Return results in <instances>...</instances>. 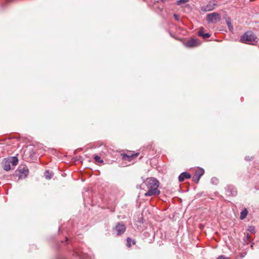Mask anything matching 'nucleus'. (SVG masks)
Returning a JSON list of instances; mask_svg holds the SVG:
<instances>
[{"instance_id": "31", "label": "nucleus", "mask_w": 259, "mask_h": 259, "mask_svg": "<svg viewBox=\"0 0 259 259\" xmlns=\"http://www.w3.org/2000/svg\"><path fill=\"white\" fill-rule=\"evenodd\" d=\"M173 16L176 17L178 16L176 14H174Z\"/></svg>"}, {"instance_id": "17", "label": "nucleus", "mask_w": 259, "mask_h": 259, "mask_svg": "<svg viewBox=\"0 0 259 259\" xmlns=\"http://www.w3.org/2000/svg\"><path fill=\"white\" fill-rule=\"evenodd\" d=\"M19 172H20V174H21V176H22L23 175H24V176L25 177H26L27 176V175L28 174V169L23 168V169H20Z\"/></svg>"}, {"instance_id": "1", "label": "nucleus", "mask_w": 259, "mask_h": 259, "mask_svg": "<svg viewBox=\"0 0 259 259\" xmlns=\"http://www.w3.org/2000/svg\"><path fill=\"white\" fill-rule=\"evenodd\" d=\"M158 186L159 182L156 179L153 178L147 179L142 184L143 189L147 191L144 195L147 197L159 195Z\"/></svg>"}, {"instance_id": "24", "label": "nucleus", "mask_w": 259, "mask_h": 259, "mask_svg": "<svg viewBox=\"0 0 259 259\" xmlns=\"http://www.w3.org/2000/svg\"><path fill=\"white\" fill-rule=\"evenodd\" d=\"M217 259H228V258L224 255H221L220 256L218 257Z\"/></svg>"}, {"instance_id": "28", "label": "nucleus", "mask_w": 259, "mask_h": 259, "mask_svg": "<svg viewBox=\"0 0 259 259\" xmlns=\"http://www.w3.org/2000/svg\"><path fill=\"white\" fill-rule=\"evenodd\" d=\"M7 3L11 2L13 0H6Z\"/></svg>"}, {"instance_id": "16", "label": "nucleus", "mask_w": 259, "mask_h": 259, "mask_svg": "<svg viewBox=\"0 0 259 259\" xmlns=\"http://www.w3.org/2000/svg\"><path fill=\"white\" fill-rule=\"evenodd\" d=\"M53 176V173L49 170H46L45 172V177L47 179H51Z\"/></svg>"}, {"instance_id": "11", "label": "nucleus", "mask_w": 259, "mask_h": 259, "mask_svg": "<svg viewBox=\"0 0 259 259\" xmlns=\"http://www.w3.org/2000/svg\"><path fill=\"white\" fill-rule=\"evenodd\" d=\"M9 163H11L13 166H16L18 162V159L16 156L11 157L7 159Z\"/></svg>"}, {"instance_id": "8", "label": "nucleus", "mask_w": 259, "mask_h": 259, "mask_svg": "<svg viewBox=\"0 0 259 259\" xmlns=\"http://www.w3.org/2000/svg\"><path fill=\"white\" fill-rule=\"evenodd\" d=\"M121 155L123 160L131 161L133 159L138 156V153L132 154L131 155H127L126 154H122Z\"/></svg>"}, {"instance_id": "6", "label": "nucleus", "mask_w": 259, "mask_h": 259, "mask_svg": "<svg viewBox=\"0 0 259 259\" xmlns=\"http://www.w3.org/2000/svg\"><path fill=\"white\" fill-rule=\"evenodd\" d=\"M227 195L235 196L237 195V192L233 186L228 185L227 187Z\"/></svg>"}, {"instance_id": "13", "label": "nucleus", "mask_w": 259, "mask_h": 259, "mask_svg": "<svg viewBox=\"0 0 259 259\" xmlns=\"http://www.w3.org/2000/svg\"><path fill=\"white\" fill-rule=\"evenodd\" d=\"M247 209L245 208H244L240 213V219L242 220H244L248 214Z\"/></svg>"}, {"instance_id": "25", "label": "nucleus", "mask_w": 259, "mask_h": 259, "mask_svg": "<svg viewBox=\"0 0 259 259\" xmlns=\"http://www.w3.org/2000/svg\"><path fill=\"white\" fill-rule=\"evenodd\" d=\"M175 19L176 21H179L181 20V17H175Z\"/></svg>"}, {"instance_id": "14", "label": "nucleus", "mask_w": 259, "mask_h": 259, "mask_svg": "<svg viewBox=\"0 0 259 259\" xmlns=\"http://www.w3.org/2000/svg\"><path fill=\"white\" fill-rule=\"evenodd\" d=\"M226 23L228 25V28L230 31L233 32V26L231 24V19L230 17H227L226 19Z\"/></svg>"}, {"instance_id": "9", "label": "nucleus", "mask_w": 259, "mask_h": 259, "mask_svg": "<svg viewBox=\"0 0 259 259\" xmlns=\"http://www.w3.org/2000/svg\"><path fill=\"white\" fill-rule=\"evenodd\" d=\"M198 35L200 36H201L203 38H207L210 36V34L209 33H205L204 32V28L202 27L199 28V30L198 32Z\"/></svg>"}, {"instance_id": "29", "label": "nucleus", "mask_w": 259, "mask_h": 259, "mask_svg": "<svg viewBox=\"0 0 259 259\" xmlns=\"http://www.w3.org/2000/svg\"><path fill=\"white\" fill-rule=\"evenodd\" d=\"M133 243L134 244H135L136 243V241H134V240H133Z\"/></svg>"}, {"instance_id": "3", "label": "nucleus", "mask_w": 259, "mask_h": 259, "mask_svg": "<svg viewBox=\"0 0 259 259\" xmlns=\"http://www.w3.org/2000/svg\"><path fill=\"white\" fill-rule=\"evenodd\" d=\"M204 170L202 168H199L197 169L192 177L193 181L196 183H198L201 177L204 174Z\"/></svg>"}, {"instance_id": "27", "label": "nucleus", "mask_w": 259, "mask_h": 259, "mask_svg": "<svg viewBox=\"0 0 259 259\" xmlns=\"http://www.w3.org/2000/svg\"><path fill=\"white\" fill-rule=\"evenodd\" d=\"M251 158H249V157H248V156H246V157H245V159L246 160H251Z\"/></svg>"}, {"instance_id": "2", "label": "nucleus", "mask_w": 259, "mask_h": 259, "mask_svg": "<svg viewBox=\"0 0 259 259\" xmlns=\"http://www.w3.org/2000/svg\"><path fill=\"white\" fill-rule=\"evenodd\" d=\"M257 37L251 31L246 32L240 37V41L243 43L252 44V42L256 41Z\"/></svg>"}, {"instance_id": "4", "label": "nucleus", "mask_w": 259, "mask_h": 259, "mask_svg": "<svg viewBox=\"0 0 259 259\" xmlns=\"http://www.w3.org/2000/svg\"><path fill=\"white\" fill-rule=\"evenodd\" d=\"M216 6L215 1L209 2L206 6L201 7V10L204 12H208L213 10Z\"/></svg>"}, {"instance_id": "30", "label": "nucleus", "mask_w": 259, "mask_h": 259, "mask_svg": "<svg viewBox=\"0 0 259 259\" xmlns=\"http://www.w3.org/2000/svg\"><path fill=\"white\" fill-rule=\"evenodd\" d=\"M246 237L248 239L249 238V234H247Z\"/></svg>"}, {"instance_id": "21", "label": "nucleus", "mask_w": 259, "mask_h": 259, "mask_svg": "<svg viewBox=\"0 0 259 259\" xmlns=\"http://www.w3.org/2000/svg\"><path fill=\"white\" fill-rule=\"evenodd\" d=\"M206 16H211V17H212V16H219V15L217 13H209V14H208Z\"/></svg>"}, {"instance_id": "32", "label": "nucleus", "mask_w": 259, "mask_h": 259, "mask_svg": "<svg viewBox=\"0 0 259 259\" xmlns=\"http://www.w3.org/2000/svg\"><path fill=\"white\" fill-rule=\"evenodd\" d=\"M161 1H162L163 2H164V1H165L166 0H161Z\"/></svg>"}, {"instance_id": "12", "label": "nucleus", "mask_w": 259, "mask_h": 259, "mask_svg": "<svg viewBox=\"0 0 259 259\" xmlns=\"http://www.w3.org/2000/svg\"><path fill=\"white\" fill-rule=\"evenodd\" d=\"M206 21L208 23H215L220 21V17H206Z\"/></svg>"}, {"instance_id": "22", "label": "nucleus", "mask_w": 259, "mask_h": 259, "mask_svg": "<svg viewBox=\"0 0 259 259\" xmlns=\"http://www.w3.org/2000/svg\"><path fill=\"white\" fill-rule=\"evenodd\" d=\"M126 241H127V246L128 247H131V243L132 242V239L128 237L126 239Z\"/></svg>"}, {"instance_id": "10", "label": "nucleus", "mask_w": 259, "mask_h": 259, "mask_svg": "<svg viewBox=\"0 0 259 259\" xmlns=\"http://www.w3.org/2000/svg\"><path fill=\"white\" fill-rule=\"evenodd\" d=\"M191 178V175L187 172H183L179 176V180L180 182H183L185 179H189Z\"/></svg>"}, {"instance_id": "19", "label": "nucleus", "mask_w": 259, "mask_h": 259, "mask_svg": "<svg viewBox=\"0 0 259 259\" xmlns=\"http://www.w3.org/2000/svg\"><path fill=\"white\" fill-rule=\"evenodd\" d=\"M189 0H179L177 1V5H181L189 2Z\"/></svg>"}, {"instance_id": "20", "label": "nucleus", "mask_w": 259, "mask_h": 259, "mask_svg": "<svg viewBox=\"0 0 259 259\" xmlns=\"http://www.w3.org/2000/svg\"><path fill=\"white\" fill-rule=\"evenodd\" d=\"M94 159H95V160L96 162H100V163H103V160L101 159L100 157L98 156V155H96L94 157Z\"/></svg>"}, {"instance_id": "15", "label": "nucleus", "mask_w": 259, "mask_h": 259, "mask_svg": "<svg viewBox=\"0 0 259 259\" xmlns=\"http://www.w3.org/2000/svg\"><path fill=\"white\" fill-rule=\"evenodd\" d=\"M4 169L6 171H9L11 169L10 163L8 162L7 159H5V163L4 165Z\"/></svg>"}, {"instance_id": "7", "label": "nucleus", "mask_w": 259, "mask_h": 259, "mask_svg": "<svg viewBox=\"0 0 259 259\" xmlns=\"http://www.w3.org/2000/svg\"><path fill=\"white\" fill-rule=\"evenodd\" d=\"M185 45L187 47L192 48L197 47L199 44L197 39H191L187 41Z\"/></svg>"}, {"instance_id": "18", "label": "nucleus", "mask_w": 259, "mask_h": 259, "mask_svg": "<svg viewBox=\"0 0 259 259\" xmlns=\"http://www.w3.org/2000/svg\"><path fill=\"white\" fill-rule=\"evenodd\" d=\"M247 230L251 233L254 234L255 233V227L253 226H249Z\"/></svg>"}, {"instance_id": "5", "label": "nucleus", "mask_w": 259, "mask_h": 259, "mask_svg": "<svg viewBox=\"0 0 259 259\" xmlns=\"http://www.w3.org/2000/svg\"><path fill=\"white\" fill-rule=\"evenodd\" d=\"M126 230L124 224L122 223H118L115 227V230L117 232V235H120L123 234Z\"/></svg>"}, {"instance_id": "23", "label": "nucleus", "mask_w": 259, "mask_h": 259, "mask_svg": "<svg viewBox=\"0 0 259 259\" xmlns=\"http://www.w3.org/2000/svg\"><path fill=\"white\" fill-rule=\"evenodd\" d=\"M211 182L212 183L217 184L218 182V179L215 178H213L211 179Z\"/></svg>"}, {"instance_id": "26", "label": "nucleus", "mask_w": 259, "mask_h": 259, "mask_svg": "<svg viewBox=\"0 0 259 259\" xmlns=\"http://www.w3.org/2000/svg\"><path fill=\"white\" fill-rule=\"evenodd\" d=\"M75 254H76V255L78 256L81 255V253L79 252H76Z\"/></svg>"}]
</instances>
